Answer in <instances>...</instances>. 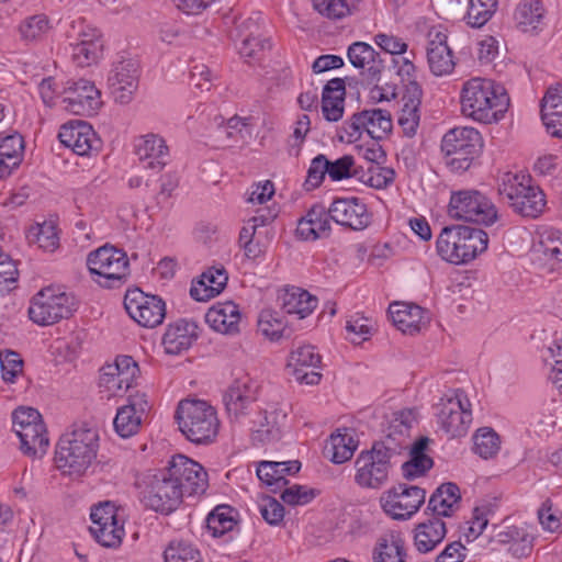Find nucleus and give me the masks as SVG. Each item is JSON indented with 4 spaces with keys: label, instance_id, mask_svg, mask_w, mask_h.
Here are the masks:
<instances>
[{
    "label": "nucleus",
    "instance_id": "nucleus-11",
    "mask_svg": "<svg viewBox=\"0 0 562 562\" xmlns=\"http://www.w3.org/2000/svg\"><path fill=\"white\" fill-rule=\"evenodd\" d=\"M471 402L462 390L445 395L436 404V420L439 428L449 437L464 436L473 420Z\"/></svg>",
    "mask_w": 562,
    "mask_h": 562
},
{
    "label": "nucleus",
    "instance_id": "nucleus-30",
    "mask_svg": "<svg viewBox=\"0 0 562 562\" xmlns=\"http://www.w3.org/2000/svg\"><path fill=\"white\" fill-rule=\"evenodd\" d=\"M389 314L393 324L404 334L414 335L428 323L426 312L415 304L393 303L389 307Z\"/></svg>",
    "mask_w": 562,
    "mask_h": 562
},
{
    "label": "nucleus",
    "instance_id": "nucleus-17",
    "mask_svg": "<svg viewBox=\"0 0 562 562\" xmlns=\"http://www.w3.org/2000/svg\"><path fill=\"white\" fill-rule=\"evenodd\" d=\"M259 385L249 376L235 380L223 394V403L231 422L241 423L255 407Z\"/></svg>",
    "mask_w": 562,
    "mask_h": 562
},
{
    "label": "nucleus",
    "instance_id": "nucleus-27",
    "mask_svg": "<svg viewBox=\"0 0 562 562\" xmlns=\"http://www.w3.org/2000/svg\"><path fill=\"white\" fill-rule=\"evenodd\" d=\"M149 404L145 394H134L128 397V404L117 409L114 418L116 432L128 438L135 435L142 425L144 415L148 412Z\"/></svg>",
    "mask_w": 562,
    "mask_h": 562
},
{
    "label": "nucleus",
    "instance_id": "nucleus-48",
    "mask_svg": "<svg viewBox=\"0 0 562 562\" xmlns=\"http://www.w3.org/2000/svg\"><path fill=\"white\" fill-rule=\"evenodd\" d=\"M473 451L483 459L494 458L501 449L499 436L488 427L480 428L473 436Z\"/></svg>",
    "mask_w": 562,
    "mask_h": 562
},
{
    "label": "nucleus",
    "instance_id": "nucleus-26",
    "mask_svg": "<svg viewBox=\"0 0 562 562\" xmlns=\"http://www.w3.org/2000/svg\"><path fill=\"white\" fill-rule=\"evenodd\" d=\"M286 416V406L283 404H269L260 411L251 426L255 440L263 443L278 440Z\"/></svg>",
    "mask_w": 562,
    "mask_h": 562
},
{
    "label": "nucleus",
    "instance_id": "nucleus-39",
    "mask_svg": "<svg viewBox=\"0 0 562 562\" xmlns=\"http://www.w3.org/2000/svg\"><path fill=\"white\" fill-rule=\"evenodd\" d=\"M345 93V82L340 78L329 80L324 87L322 111L327 121L337 122L342 117Z\"/></svg>",
    "mask_w": 562,
    "mask_h": 562
},
{
    "label": "nucleus",
    "instance_id": "nucleus-49",
    "mask_svg": "<svg viewBox=\"0 0 562 562\" xmlns=\"http://www.w3.org/2000/svg\"><path fill=\"white\" fill-rule=\"evenodd\" d=\"M48 30L49 22L44 14L29 16L19 25L20 37L26 43L42 40Z\"/></svg>",
    "mask_w": 562,
    "mask_h": 562
},
{
    "label": "nucleus",
    "instance_id": "nucleus-56",
    "mask_svg": "<svg viewBox=\"0 0 562 562\" xmlns=\"http://www.w3.org/2000/svg\"><path fill=\"white\" fill-rule=\"evenodd\" d=\"M314 9L322 15L339 20L351 12L350 0H313Z\"/></svg>",
    "mask_w": 562,
    "mask_h": 562
},
{
    "label": "nucleus",
    "instance_id": "nucleus-3",
    "mask_svg": "<svg viewBox=\"0 0 562 562\" xmlns=\"http://www.w3.org/2000/svg\"><path fill=\"white\" fill-rule=\"evenodd\" d=\"M99 435L87 426H75L64 432L56 446L55 463L58 470L70 476H81L97 458Z\"/></svg>",
    "mask_w": 562,
    "mask_h": 562
},
{
    "label": "nucleus",
    "instance_id": "nucleus-35",
    "mask_svg": "<svg viewBox=\"0 0 562 562\" xmlns=\"http://www.w3.org/2000/svg\"><path fill=\"white\" fill-rule=\"evenodd\" d=\"M282 310L289 315L305 318L317 306V299L306 290L297 286H288L279 295Z\"/></svg>",
    "mask_w": 562,
    "mask_h": 562
},
{
    "label": "nucleus",
    "instance_id": "nucleus-53",
    "mask_svg": "<svg viewBox=\"0 0 562 562\" xmlns=\"http://www.w3.org/2000/svg\"><path fill=\"white\" fill-rule=\"evenodd\" d=\"M259 331L271 340H277L284 335L285 324L277 312L265 310L258 319Z\"/></svg>",
    "mask_w": 562,
    "mask_h": 562
},
{
    "label": "nucleus",
    "instance_id": "nucleus-61",
    "mask_svg": "<svg viewBox=\"0 0 562 562\" xmlns=\"http://www.w3.org/2000/svg\"><path fill=\"white\" fill-rule=\"evenodd\" d=\"M540 246L546 258L558 263L562 262V234L559 231L546 232Z\"/></svg>",
    "mask_w": 562,
    "mask_h": 562
},
{
    "label": "nucleus",
    "instance_id": "nucleus-10",
    "mask_svg": "<svg viewBox=\"0 0 562 562\" xmlns=\"http://www.w3.org/2000/svg\"><path fill=\"white\" fill-rule=\"evenodd\" d=\"M449 215L453 218L491 226L498 221V211L490 198L474 189L451 193Z\"/></svg>",
    "mask_w": 562,
    "mask_h": 562
},
{
    "label": "nucleus",
    "instance_id": "nucleus-64",
    "mask_svg": "<svg viewBox=\"0 0 562 562\" xmlns=\"http://www.w3.org/2000/svg\"><path fill=\"white\" fill-rule=\"evenodd\" d=\"M259 510L262 518L269 524L277 526L283 521L284 518V507L272 497H263L259 504Z\"/></svg>",
    "mask_w": 562,
    "mask_h": 562
},
{
    "label": "nucleus",
    "instance_id": "nucleus-4",
    "mask_svg": "<svg viewBox=\"0 0 562 562\" xmlns=\"http://www.w3.org/2000/svg\"><path fill=\"white\" fill-rule=\"evenodd\" d=\"M487 245L486 232L463 225L443 227L436 241L438 255L454 265L473 260L487 249Z\"/></svg>",
    "mask_w": 562,
    "mask_h": 562
},
{
    "label": "nucleus",
    "instance_id": "nucleus-43",
    "mask_svg": "<svg viewBox=\"0 0 562 562\" xmlns=\"http://www.w3.org/2000/svg\"><path fill=\"white\" fill-rule=\"evenodd\" d=\"M544 12L541 0H521L516 7L514 19L522 32H532L542 24Z\"/></svg>",
    "mask_w": 562,
    "mask_h": 562
},
{
    "label": "nucleus",
    "instance_id": "nucleus-34",
    "mask_svg": "<svg viewBox=\"0 0 562 562\" xmlns=\"http://www.w3.org/2000/svg\"><path fill=\"white\" fill-rule=\"evenodd\" d=\"M228 276L223 267H212L201 274L193 283L190 294L195 301L205 302L220 294L226 286Z\"/></svg>",
    "mask_w": 562,
    "mask_h": 562
},
{
    "label": "nucleus",
    "instance_id": "nucleus-40",
    "mask_svg": "<svg viewBox=\"0 0 562 562\" xmlns=\"http://www.w3.org/2000/svg\"><path fill=\"white\" fill-rule=\"evenodd\" d=\"M460 490L454 483L441 484L430 496L427 509L436 517L451 516L459 507Z\"/></svg>",
    "mask_w": 562,
    "mask_h": 562
},
{
    "label": "nucleus",
    "instance_id": "nucleus-25",
    "mask_svg": "<svg viewBox=\"0 0 562 562\" xmlns=\"http://www.w3.org/2000/svg\"><path fill=\"white\" fill-rule=\"evenodd\" d=\"M135 154L145 169L161 171L170 158L166 140L158 134L148 133L135 140Z\"/></svg>",
    "mask_w": 562,
    "mask_h": 562
},
{
    "label": "nucleus",
    "instance_id": "nucleus-29",
    "mask_svg": "<svg viewBox=\"0 0 562 562\" xmlns=\"http://www.w3.org/2000/svg\"><path fill=\"white\" fill-rule=\"evenodd\" d=\"M240 319L239 307L232 301L218 302L212 305L205 314V322L210 327L226 335L239 331Z\"/></svg>",
    "mask_w": 562,
    "mask_h": 562
},
{
    "label": "nucleus",
    "instance_id": "nucleus-12",
    "mask_svg": "<svg viewBox=\"0 0 562 562\" xmlns=\"http://www.w3.org/2000/svg\"><path fill=\"white\" fill-rule=\"evenodd\" d=\"M12 422L25 454L41 457L46 453L49 440L42 416L36 409L20 407L14 411Z\"/></svg>",
    "mask_w": 562,
    "mask_h": 562
},
{
    "label": "nucleus",
    "instance_id": "nucleus-55",
    "mask_svg": "<svg viewBox=\"0 0 562 562\" xmlns=\"http://www.w3.org/2000/svg\"><path fill=\"white\" fill-rule=\"evenodd\" d=\"M419 106L414 100L406 102L398 115V125L406 137H414L419 126Z\"/></svg>",
    "mask_w": 562,
    "mask_h": 562
},
{
    "label": "nucleus",
    "instance_id": "nucleus-54",
    "mask_svg": "<svg viewBox=\"0 0 562 562\" xmlns=\"http://www.w3.org/2000/svg\"><path fill=\"white\" fill-rule=\"evenodd\" d=\"M394 179V170L381 165H370L360 177L364 184L374 189H385L393 183Z\"/></svg>",
    "mask_w": 562,
    "mask_h": 562
},
{
    "label": "nucleus",
    "instance_id": "nucleus-22",
    "mask_svg": "<svg viewBox=\"0 0 562 562\" xmlns=\"http://www.w3.org/2000/svg\"><path fill=\"white\" fill-rule=\"evenodd\" d=\"M321 356L311 345L296 347L288 358L289 373L301 384L314 385L322 378L315 369L321 364Z\"/></svg>",
    "mask_w": 562,
    "mask_h": 562
},
{
    "label": "nucleus",
    "instance_id": "nucleus-24",
    "mask_svg": "<svg viewBox=\"0 0 562 562\" xmlns=\"http://www.w3.org/2000/svg\"><path fill=\"white\" fill-rule=\"evenodd\" d=\"M329 217L337 224L355 231L366 228L370 223L367 205L358 198H340L328 209Z\"/></svg>",
    "mask_w": 562,
    "mask_h": 562
},
{
    "label": "nucleus",
    "instance_id": "nucleus-16",
    "mask_svg": "<svg viewBox=\"0 0 562 562\" xmlns=\"http://www.w3.org/2000/svg\"><path fill=\"white\" fill-rule=\"evenodd\" d=\"M90 518L92 522L90 532L101 546L116 548L121 544L125 533L123 520L111 502L94 506Z\"/></svg>",
    "mask_w": 562,
    "mask_h": 562
},
{
    "label": "nucleus",
    "instance_id": "nucleus-6",
    "mask_svg": "<svg viewBox=\"0 0 562 562\" xmlns=\"http://www.w3.org/2000/svg\"><path fill=\"white\" fill-rule=\"evenodd\" d=\"M482 148L483 139L480 132L468 126L449 130L442 136L440 144L445 165L456 173L469 170L481 155Z\"/></svg>",
    "mask_w": 562,
    "mask_h": 562
},
{
    "label": "nucleus",
    "instance_id": "nucleus-18",
    "mask_svg": "<svg viewBox=\"0 0 562 562\" xmlns=\"http://www.w3.org/2000/svg\"><path fill=\"white\" fill-rule=\"evenodd\" d=\"M426 498V491L418 486L401 484L386 492L381 497V505L385 514L394 519H409Z\"/></svg>",
    "mask_w": 562,
    "mask_h": 562
},
{
    "label": "nucleus",
    "instance_id": "nucleus-19",
    "mask_svg": "<svg viewBox=\"0 0 562 562\" xmlns=\"http://www.w3.org/2000/svg\"><path fill=\"white\" fill-rule=\"evenodd\" d=\"M124 306L128 315L144 327L160 325L166 315L165 302L161 299L139 290L126 293Z\"/></svg>",
    "mask_w": 562,
    "mask_h": 562
},
{
    "label": "nucleus",
    "instance_id": "nucleus-37",
    "mask_svg": "<svg viewBox=\"0 0 562 562\" xmlns=\"http://www.w3.org/2000/svg\"><path fill=\"white\" fill-rule=\"evenodd\" d=\"M445 522L439 517L418 524L414 532V546L420 553H428L437 548L446 537Z\"/></svg>",
    "mask_w": 562,
    "mask_h": 562
},
{
    "label": "nucleus",
    "instance_id": "nucleus-42",
    "mask_svg": "<svg viewBox=\"0 0 562 562\" xmlns=\"http://www.w3.org/2000/svg\"><path fill=\"white\" fill-rule=\"evenodd\" d=\"M429 439L423 437L418 439L409 451V460L402 465L403 475L413 480L424 475L434 465L432 459L425 452Z\"/></svg>",
    "mask_w": 562,
    "mask_h": 562
},
{
    "label": "nucleus",
    "instance_id": "nucleus-51",
    "mask_svg": "<svg viewBox=\"0 0 562 562\" xmlns=\"http://www.w3.org/2000/svg\"><path fill=\"white\" fill-rule=\"evenodd\" d=\"M270 49V43L268 40L260 35H247L239 47V55L245 63L251 65L256 61L261 60L266 52Z\"/></svg>",
    "mask_w": 562,
    "mask_h": 562
},
{
    "label": "nucleus",
    "instance_id": "nucleus-44",
    "mask_svg": "<svg viewBox=\"0 0 562 562\" xmlns=\"http://www.w3.org/2000/svg\"><path fill=\"white\" fill-rule=\"evenodd\" d=\"M364 131L373 139H382L392 131L391 113L384 109H370L360 112Z\"/></svg>",
    "mask_w": 562,
    "mask_h": 562
},
{
    "label": "nucleus",
    "instance_id": "nucleus-57",
    "mask_svg": "<svg viewBox=\"0 0 562 562\" xmlns=\"http://www.w3.org/2000/svg\"><path fill=\"white\" fill-rule=\"evenodd\" d=\"M319 494L318 490L305 485L293 484L281 492V499L291 506H303L311 503Z\"/></svg>",
    "mask_w": 562,
    "mask_h": 562
},
{
    "label": "nucleus",
    "instance_id": "nucleus-21",
    "mask_svg": "<svg viewBox=\"0 0 562 562\" xmlns=\"http://www.w3.org/2000/svg\"><path fill=\"white\" fill-rule=\"evenodd\" d=\"M58 138L63 145L79 156H89L101 147V140L92 126L81 120L70 121L61 125Z\"/></svg>",
    "mask_w": 562,
    "mask_h": 562
},
{
    "label": "nucleus",
    "instance_id": "nucleus-60",
    "mask_svg": "<svg viewBox=\"0 0 562 562\" xmlns=\"http://www.w3.org/2000/svg\"><path fill=\"white\" fill-rule=\"evenodd\" d=\"M220 132L229 140L244 142L250 136L248 119L233 116L221 128Z\"/></svg>",
    "mask_w": 562,
    "mask_h": 562
},
{
    "label": "nucleus",
    "instance_id": "nucleus-63",
    "mask_svg": "<svg viewBox=\"0 0 562 562\" xmlns=\"http://www.w3.org/2000/svg\"><path fill=\"white\" fill-rule=\"evenodd\" d=\"M355 159L345 155L334 161L328 160V176L333 181H340L356 175Z\"/></svg>",
    "mask_w": 562,
    "mask_h": 562
},
{
    "label": "nucleus",
    "instance_id": "nucleus-58",
    "mask_svg": "<svg viewBox=\"0 0 562 562\" xmlns=\"http://www.w3.org/2000/svg\"><path fill=\"white\" fill-rule=\"evenodd\" d=\"M72 59L80 67L90 66L101 57L103 44L102 43H88L72 44Z\"/></svg>",
    "mask_w": 562,
    "mask_h": 562
},
{
    "label": "nucleus",
    "instance_id": "nucleus-31",
    "mask_svg": "<svg viewBox=\"0 0 562 562\" xmlns=\"http://www.w3.org/2000/svg\"><path fill=\"white\" fill-rule=\"evenodd\" d=\"M300 469L301 463L296 460L285 462L260 461L256 472L258 479L273 493H277L288 484L285 476L297 473Z\"/></svg>",
    "mask_w": 562,
    "mask_h": 562
},
{
    "label": "nucleus",
    "instance_id": "nucleus-2",
    "mask_svg": "<svg viewBox=\"0 0 562 562\" xmlns=\"http://www.w3.org/2000/svg\"><path fill=\"white\" fill-rule=\"evenodd\" d=\"M509 102L505 87L487 78H471L463 82L460 91L462 114L483 124L501 121L509 108Z\"/></svg>",
    "mask_w": 562,
    "mask_h": 562
},
{
    "label": "nucleus",
    "instance_id": "nucleus-28",
    "mask_svg": "<svg viewBox=\"0 0 562 562\" xmlns=\"http://www.w3.org/2000/svg\"><path fill=\"white\" fill-rule=\"evenodd\" d=\"M347 57L353 67L362 70V75L369 81H380L385 65L380 54L371 45L364 42H355L348 47Z\"/></svg>",
    "mask_w": 562,
    "mask_h": 562
},
{
    "label": "nucleus",
    "instance_id": "nucleus-62",
    "mask_svg": "<svg viewBox=\"0 0 562 562\" xmlns=\"http://www.w3.org/2000/svg\"><path fill=\"white\" fill-rule=\"evenodd\" d=\"M326 175H328V159L319 154L311 161L305 180L306 188L310 190L319 187Z\"/></svg>",
    "mask_w": 562,
    "mask_h": 562
},
{
    "label": "nucleus",
    "instance_id": "nucleus-50",
    "mask_svg": "<svg viewBox=\"0 0 562 562\" xmlns=\"http://www.w3.org/2000/svg\"><path fill=\"white\" fill-rule=\"evenodd\" d=\"M497 0H469L467 22L472 27L483 26L494 14Z\"/></svg>",
    "mask_w": 562,
    "mask_h": 562
},
{
    "label": "nucleus",
    "instance_id": "nucleus-7",
    "mask_svg": "<svg viewBox=\"0 0 562 562\" xmlns=\"http://www.w3.org/2000/svg\"><path fill=\"white\" fill-rule=\"evenodd\" d=\"M76 310L77 301L71 292L61 285H48L32 297L29 317L40 326H50L69 318Z\"/></svg>",
    "mask_w": 562,
    "mask_h": 562
},
{
    "label": "nucleus",
    "instance_id": "nucleus-5",
    "mask_svg": "<svg viewBox=\"0 0 562 562\" xmlns=\"http://www.w3.org/2000/svg\"><path fill=\"white\" fill-rule=\"evenodd\" d=\"M176 418L180 431L191 442L210 443L217 436L220 428L217 412L206 401H181Z\"/></svg>",
    "mask_w": 562,
    "mask_h": 562
},
{
    "label": "nucleus",
    "instance_id": "nucleus-36",
    "mask_svg": "<svg viewBox=\"0 0 562 562\" xmlns=\"http://www.w3.org/2000/svg\"><path fill=\"white\" fill-rule=\"evenodd\" d=\"M541 119L548 133L562 137V86L548 89L541 103Z\"/></svg>",
    "mask_w": 562,
    "mask_h": 562
},
{
    "label": "nucleus",
    "instance_id": "nucleus-8",
    "mask_svg": "<svg viewBox=\"0 0 562 562\" xmlns=\"http://www.w3.org/2000/svg\"><path fill=\"white\" fill-rule=\"evenodd\" d=\"M498 193L513 210L526 217H537L546 206L543 192L532 186L529 176L507 172L498 184Z\"/></svg>",
    "mask_w": 562,
    "mask_h": 562
},
{
    "label": "nucleus",
    "instance_id": "nucleus-32",
    "mask_svg": "<svg viewBox=\"0 0 562 562\" xmlns=\"http://www.w3.org/2000/svg\"><path fill=\"white\" fill-rule=\"evenodd\" d=\"M198 338V326L194 322L179 321L168 326L162 345L169 355H180L188 350Z\"/></svg>",
    "mask_w": 562,
    "mask_h": 562
},
{
    "label": "nucleus",
    "instance_id": "nucleus-15",
    "mask_svg": "<svg viewBox=\"0 0 562 562\" xmlns=\"http://www.w3.org/2000/svg\"><path fill=\"white\" fill-rule=\"evenodd\" d=\"M138 372V366L131 356L116 357L113 363L101 369L100 393L108 400L123 395L133 385Z\"/></svg>",
    "mask_w": 562,
    "mask_h": 562
},
{
    "label": "nucleus",
    "instance_id": "nucleus-59",
    "mask_svg": "<svg viewBox=\"0 0 562 562\" xmlns=\"http://www.w3.org/2000/svg\"><path fill=\"white\" fill-rule=\"evenodd\" d=\"M0 367L2 379L5 382L13 383L19 374L22 373L23 360L14 351H0Z\"/></svg>",
    "mask_w": 562,
    "mask_h": 562
},
{
    "label": "nucleus",
    "instance_id": "nucleus-47",
    "mask_svg": "<svg viewBox=\"0 0 562 562\" xmlns=\"http://www.w3.org/2000/svg\"><path fill=\"white\" fill-rule=\"evenodd\" d=\"M27 239L48 252L55 251L59 246L57 227L52 221L32 226L29 231Z\"/></svg>",
    "mask_w": 562,
    "mask_h": 562
},
{
    "label": "nucleus",
    "instance_id": "nucleus-52",
    "mask_svg": "<svg viewBox=\"0 0 562 562\" xmlns=\"http://www.w3.org/2000/svg\"><path fill=\"white\" fill-rule=\"evenodd\" d=\"M164 558L165 562H202L199 550L184 541H171Z\"/></svg>",
    "mask_w": 562,
    "mask_h": 562
},
{
    "label": "nucleus",
    "instance_id": "nucleus-45",
    "mask_svg": "<svg viewBox=\"0 0 562 562\" xmlns=\"http://www.w3.org/2000/svg\"><path fill=\"white\" fill-rule=\"evenodd\" d=\"M23 151L24 142L18 133L0 138V158L3 161V168L8 169L9 175L21 164Z\"/></svg>",
    "mask_w": 562,
    "mask_h": 562
},
{
    "label": "nucleus",
    "instance_id": "nucleus-33",
    "mask_svg": "<svg viewBox=\"0 0 562 562\" xmlns=\"http://www.w3.org/2000/svg\"><path fill=\"white\" fill-rule=\"evenodd\" d=\"M328 211L321 205L312 206L307 213L300 218L296 226V236L302 240H316L328 235L330 223Z\"/></svg>",
    "mask_w": 562,
    "mask_h": 562
},
{
    "label": "nucleus",
    "instance_id": "nucleus-46",
    "mask_svg": "<svg viewBox=\"0 0 562 562\" xmlns=\"http://www.w3.org/2000/svg\"><path fill=\"white\" fill-rule=\"evenodd\" d=\"M235 510L227 505L216 506L206 518V527L213 537H222L232 531L237 521Z\"/></svg>",
    "mask_w": 562,
    "mask_h": 562
},
{
    "label": "nucleus",
    "instance_id": "nucleus-38",
    "mask_svg": "<svg viewBox=\"0 0 562 562\" xmlns=\"http://www.w3.org/2000/svg\"><path fill=\"white\" fill-rule=\"evenodd\" d=\"M373 562H406L405 542L396 531L380 536L372 550Z\"/></svg>",
    "mask_w": 562,
    "mask_h": 562
},
{
    "label": "nucleus",
    "instance_id": "nucleus-23",
    "mask_svg": "<svg viewBox=\"0 0 562 562\" xmlns=\"http://www.w3.org/2000/svg\"><path fill=\"white\" fill-rule=\"evenodd\" d=\"M427 63L431 74L437 77L450 75L456 67L446 32L436 27L428 33Z\"/></svg>",
    "mask_w": 562,
    "mask_h": 562
},
{
    "label": "nucleus",
    "instance_id": "nucleus-1",
    "mask_svg": "<svg viewBox=\"0 0 562 562\" xmlns=\"http://www.w3.org/2000/svg\"><path fill=\"white\" fill-rule=\"evenodd\" d=\"M207 486L204 468L183 454H176L165 468L146 477L142 501L155 512L170 514L179 507L183 497L203 494Z\"/></svg>",
    "mask_w": 562,
    "mask_h": 562
},
{
    "label": "nucleus",
    "instance_id": "nucleus-20",
    "mask_svg": "<svg viewBox=\"0 0 562 562\" xmlns=\"http://www.w3.org/2000/svg\"><path fill=\"white\" fill-rule=\"evenodd\" d=\"M67 94L63 102L65 109L77 115H92L101 108V92L93 82L79 79L70 82L64 90Z\"/></svg>",
    "mask_w": 562,
    "mask_h": 562
},
{
    "label": "nucleus",
    "instance_id": "nucleus-9",
    "mask_svg": "<svg viewBox=\"0 0 562 562\" xmlns=\"http://www.w3.org/2000/svg\"><path fill=\"white\" fill-rule=\"evenodd\" d=\"M87 267L92 280L102 288L114 289L130 277L127 255L113 246L104 245L87 256Z\"/></svg>",
    "mask_w": 562,
    "mask_h": 562
},
{
    "label": "nucleus",
    "instance_id": "nucleus-14",
    "mask_svg": "<svg viewBox=\"0 0 562 562\" xmlns=\"http://www.w3.org/2000/svg\"><path fill=\"white\" fill-rule=\"evenodd\" d=\"M139 64L135 58L120 56L108 75V88L115 103L128 104L138 89Z\"/></svg>",
    "mask_w": 562,
    "mask_h": 562
},
{
    "label": "nucleus",
    "instance_id": "nucleus-41",
    "mask_svg": "<svg viewBox=\"0 0 562 562\" xmlns=\"http://www.w3.org/2000/svg\"><path fill=\"white\" fill-rule=\"evenodd\" d=\"M356 449L357 441L352 431L345 429L344 432L338 430L330 436L324 452L331 462L340 464L351 459Z\"/></svg>",
    "mask_w": 562,
    "mask_h": 562
},
{
    "label": "nucleus",
    "instance_id": "nucleus-13",
    "mask_svg": "<svg viewBox=\"0 0 562 562\" xmlns=\"http://www.w3.org/2000/svg\"><path fill=\"white\" fill-rule=\"evenodd\" d=\"M393 450L383 442L374 443L369 451H362L356 460L355 481L361 487L380 488L389 477L390 459Z\"/></svg>",
    "mask_w": 562,
    "mask_h": 562
}]
</instances>
